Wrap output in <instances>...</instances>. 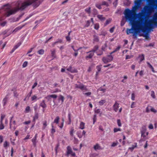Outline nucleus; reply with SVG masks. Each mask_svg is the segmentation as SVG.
<instances>
[{"label": "nucleus", "mask_w": 157, "mask_h": 157, "mask_svg": "<svg viewBox=\"0 0 157 157\" xmlns=\"http://www.w3.org/2000/svg\"><path fill=\"white\" fill-rule=\"evenodd\" d=\"M141 1L142 0H135L134 1L135 5L132 7V10L127 9L124 12L125 18L136 31L138 28L142 29L143 28L142 24L144 22V19L142 17L143 16L142 13H139L138 20H136L135 17L136 12L141 7Z\"/></svg>", "instance_id": "obj_1"}, {"label": "nucleus", "mask_w": 157, "mask_h": 157, "mask_svg": "<svg viewBox=\"0 0 157 157\" xmlns=\"http://www.w3.org/2000/svg\"><path fill=\"white\" fill-rule=\"evenodd\" d=\"M59 116L56 117L55 119L54 120L53 123H56V124H58L59 122Z\"/></svg>", "instance_id": "obj_21"}, {"label": "nucleus", "mask_w": 157, "mask_h": 157, "mask_svg": "<svg viewBox=\"0 0 157 157\" xmlns=\"http://www.w3.org/2000/svg\"><path fill=\"white\" fill-rule=\"evenodd\" d=\"M13 117H11L10 122V128L11 129H12L13 130H14L16 128V125H14L13 127H12V124H11V120Z\"/></svg>", "instance_id": "obj_19"}, {"label": "nucleus", "mask_w": 157, "mask_h": 157, "mask_svg": "<svg viewBox=\"0 0 157 157\" xmlns=\"http://www.w3.org/2000/svg\"><path fill=\"white\" fill-rule=\"evenodd\" d=\"M119 107V104L116 101L113 106V110L115 112H117Z\"/></svg>", "instance_id": "obj_9"}, {"label": "nucleus", "mask_w": 157, "mask_h": 157, "mask_svg": "<svg viewBox=\"0 0 157 157\" xmlns=\"http://www.w3.org/2000/svg\"><path fill=\"white\" fill-rule=\"evenodd\" d=\"M118 144V142L117 141L116 142H113L112 144L111 145V147H114L116 146Z\"/></svg>", "instance_id": "obj_48"}, {"label": "nucleus", "mask_w": 157, "mask_h": 157, "mask_svg": "<svg viewBox=\"0 0 157 157\" xmlns=\"http://www.w3.org/2000/svg\"><path fill=\"white\" fill-rule=\"evenodd\" d=\"M138 58L139 59L140 61L139 63H140L144 59V56L143 54L140 55L138 56Z\"/></svg>", "instance_id": "obj_13"}, {"label": "nucleus", "mask_w": 157, "mask_h": 157, "mask_svg": "<svg viewBox=\"0 0 157 157\" xmlns=\"http://www.w3.org/2000/svg\"><path fill=\"white\" fill-rule=\"evenodd\" d=\"M81 49V48H78V49H77V50L74 49V51L75 52V53L74 54V56H75V57H76L77 56V55H78V50H79V49Z\"/></svg>", "instance_id": "obj_31"}, {"label": "nucleus", "mask_w": 157, "mask_h": 157, "mask_svg": "<svg viewBox=\"0 0 157 157\" xmlns=\"http://www.w3.org/2000/svg\"><path fill=\"white\" fill-rule=\"evenodd\" d=\"M121 48V46L120 45L118 46L113 52L110 53V54L112 55L113 53L118 51Z\"/></svg>", "instance_id": "obj_14"}, {"label": "nucleus", "mask_w": 157, "mask_h": 157, "mask_svg": "<svg viewBox=\"0 0 157 157\" xmlns=\"http://www.w3.org/2000/svg\"><path fill=\"white\" fill-rule=\"evenodd\" d=\"M96 121V115L95 114L93 118V124H94L95 122Z\"/></svg>", "instance_id": "obj_61"}, {"label": "nucleus", "mask_w": 157, "mask_h": 157, "mask_svg": "<svg viewBox=\"0 0 157 157\" xmlns=\"http://www.w3.org/2000/svg\"><path fill=\"white\" fill-rule=\"evenodd\" d=\"M44 50L43 49H41L38 50L37 52L40 55H43L44 54Z\"/></svg>", "instance_id": "obj_32"}, {"label": "nucleus", "mask_w": 157, "mask_h": 157, "mask_svg": "<svg viewBox=\"0 0 157 157\" xmlns=\"http://www.w3.org/2000/svg\"><path fill=\"white\" fill-rule=\"evenodd\" d=\"M135 102H132V103L131 105V107L132 108H134L135 106Z\"/></svg>", "instance_id": "obj_60"}, {"label": "nucleus", "mask_w": 157, "mask_h": 157, "mask_svg": "<svg viewBox=\"0 0 157 157\" xmlns=\"http://www.w3.org/2000/svg\"><path fill=\"white\" fill-rule=\"evenodd\" d=\"M98 45H95L92 51L94 52H95L98 49Z\"/></svg>", "instance_id": "obj_42"}, {"label": "nucleus", "mask_w": 157, "mask_h": 157, "mask_svg": "<svg viewBox=\"0 0 157 157\" xmlns=\"http://www.w3.org/2000/svg\"><path fill=\"white\" fill-rule=\"evenodd\" d=\"M136 144L135 145H132V146L131 147H129V149L131 151H132L136 147Z\"/></svg>", "instance_id": "obj_33"}, {"label": "nucleus", "mask_w": 157, "mask_h": 157, "mask_svg": "<svg viewBox=\"0 0 157 157\" xmlns=\"http://www.w3.org/2000/svg\"><path fill=\"white\" fill-rule=\"evenodd\" d=\"M37 83L36 82L34 83L33 86H32V89H34L37 85Z\"/></svg>", "instance_id": "obj_64"}, {"label": "nucleus", "mask_w": 157, "mask_h": 157, "mask_svg": "<svg viewBox=\"0 0 157 157\" xmlns=\"http://www.w3.org/2000/svg\"><path fill=\"white\" fill-rule=\"evenodd\" d=\"M115 29V27L113 26V27L111 28L110 30L109 31L111 33H112L113 32L114 30Z\"/></svg>", "instance_id": "obj_59"}, {"label": "nucleus", "mask_w": 157, "mask_h": 157, "mask_svg": "<svg viewBox=\"0 0 157 157\" xmlns=\"http://www.w3.org/2000/svg\"><path fill=\"white\" fill-rule=\"evenodd\" d=\"M85 123L81 121L80 124L79 128L81 129H83L85 128Z\"/></svg>", "instance_id": "obj_18"}, {"label": "nucleus", "mask_w": 157, "mask_h": 157, "mask_svg": "<svg viewBox=\"0 0 157 157\" xmlns=\"http://www.w3.org/2000/svg\"><path fill=\"white\" fill-rule=\"evenodd\" d=\"M59 100H61L62 101V103H63V102L64 101V97L63 96H62V95H60L59 96Z\"/></svg>", "instance_id": "obj_34"}, {"label": "nucleus", "mask_w": 157, "mask_h": 157, "mask_svg": "<svg viewBox=\"0 0 157 157\" xmlns=\"http://www.w3.org/2000/svg\"><path fill=\"white\" fill-rule=\"evenodd\" d=\"M151 96L154 99L155 98V94L153 91H151Z\"/></svg>", "instance_id": "obj_46"}, {"label": "nucleus", "mask_w": 157, "mask_h": 157, "mask_svg": "<svg viewBox=\"0 0 157 157\" xmlns=\"http://www.w3.org/2000/svg\"><path fill=\"white\" fill-rule=\"evenodd\" d=\"M72 151L71 148L70 146H68L67 147V155L68 156L71 153Z\"/></svg>", "instance_id": "obj_12"}, {"label": "nucleus", "mask_w": 157, "mask_h": 157, "mask_svg": "<svg viewBox=\"0 0 157 157\" xmlns=\"http://www.w3.org/2000/svg\"><path fill=\"white\" fill-rule=\"evenodd\" d=\"M144 9L149 15H150L154 11V9L153 7L149 6H145L144 7Z\"/></svg>", "instance_id": "obj_5"}, {"label": "nucleus", "mask_w": 157, "mask_h": 157, "mask_svg": "<svg viewBox=\"0 0 157 157\" xmlns=\"http://www.w3.org/2000/svg\"><path fill=\"white\" fill-rule=\"evenodd\" d=\"M62 120H63V122L62 123L61 125H58V126H59V127L61 128H62L63 126V124H64V120H63V119Z\"/></svg>", "instance_id": "obj_58"}, {"label": "nucleus", "mask_w": 157, "mask_h": 157, "mask_svg": "<svg viewBox=\"0 0 157 157\" xmlns=\"http://www.w3.org/2000/svg\"><path fill=\"white\" fill-rule=\"evenodd\" d=\"M43 129H45V128H46V126L47 125V121H44L43 123Z\"/></svg>", "instance_id": "obj_54"}, {"label": "nucleus", "mask_w": 157, "mask_h": 157, "mask_svg": "<svg viewBox=\"0 0 157 157\" xmlns=\"http://www.w3.org/2000/svg\"><path fill=\"white\" fill-rule=\"evenodd\" d=\"M37 96L36 95H34L31 97V100L32 101H36L37 100Z\"/></svg>", "instance_id": "obj_22"}, {"label": "nucleus", "mask_w": 157, "mask_h": 157, "mask_svg": "<svg viewBox=\"0 0 157 157\" xmlns=\"http://www.w3.org/2000/svg\"><path fill=\"white\" fill-rule=\"evenodd\" d=\"M131 99L132 101H134L135 100V94L134 93H133L132 94Z\"/></svg>", "instance_id": "obj_49"}, {"label": "nucleus", "mask_w": 157, "mask_h": 157, "mask_svg": "<svg viewBox=\"0 0 157 157\" xmlns=\"http://www.w3.org/2000/svg\"><path fill=\"white\" fill-rule=\"evenodd\" d=\"M5 117V115L4 114H2L1 117V118H0V122H3V121L4 119V118Z\"/></svg>", "instance_id": "obj_43"}, {"label": "nucleus", "mask_w": 157, "mask_h": 157, "mask_svg": "<svg viewBox=\"0 0 157 157\" xmlns=\"http://www.w3.org/2000/svg\"><path fill=\"white\" fill-rule=\"evenodd\" d=\"M89 53V55L86 56V58H89L91 59L92 58V57L94 55V52L92 50L90 51L89 52H87V53Z\"/></svg>", "instance_id": "obj_11"}, {"label": "nucleus", "mask_w": 157, "mask_h": 157, "mask_svg": "<svg viewBox=\"0 0 157 157\" xmlns=\"http://www.w3.org/2000/svg\"><path fill=\"white\" fill-rule=\"evenodd\" d=\"M98 17L101 21H103L105 20V17H103V16L101 15H98L97 16Z\"/></svg>", "instance_id": "obj_23"}, {"label": "nucleus", "mask_w": 157, "mask_h": 157, "mask_svg": "<svg viewBox=\"0 0 157 157\" xmlns=\"http://www.w3.org/2000/svg\"><path fill=\"white\" fill-rule=\"evenodd\" d=\"M132 28H133V27H132ZM133 29H127V34H128L130 33H133L134 32V30L135 31V32L136 33H139L140 32H142L141 31H140V32H137V31H136V30L134 29L133 28Z\"/></svg>", "instance_id": "obj_10"}, {"label": "nucleus", "mask_w": 157, "mask_h": 157, "mask_svg": "<svg viewBox=\"0 0 157 157\" xmlns=\"http://www.w3.org/2000/svg\"><path fill=\"white\" fill-rule=\"evenodd\" d=\"M38 118V114L37 113H35V115L33 117V121L35 122V120Z\"/></svg>", "instance_id": "obj_26"}, {"label": "nucleus", "mask_w": 157, "mask_h": 157, "mask_svg": "<svg viewBox=\"0 0 157 157\" xmlns=\"http://www.w3.org/2000/svg\"><path fill=\"white\" fill-rule=\"evenodd\" d=\"M51 51V55L54 58L56 57L55 56V50H54L53 51Z\"/></svg>", "instance_id": "obj_35"}, {"label": "nucleus", "mask_w": 157, "mask_h": 157, "mask_svg": "<svg viewBox=\"0 0 157 157\" xmlns=\"http://www.w3.org/2000/svg\"><path fill=\"white\" fill-rule=\"evenodd\" d=\"M36 139L33 138L32 139V141L33 143V145L34 147L36 146Z\"/></svg>", "instance_id": "obj_24"}, {"label": "nucleus", "mask_w": 157, "mask_h": 157, "mask_svg": "<svg viewBox=\"0 0 157 157\" xmlns=\"http://www.w3.org/2000/svg\"><path fill=\"white\" fill-rule=\"evenodd\" d=\"M81 131H80V132H79V131H78L77 132V135L78 137L80 138H81L82 136V135L80 133H81Z\"/></svg>", "instance_id": "obj_41"}, {"label": "nucleus", "mask_w": 157, "mask_h": 157, "mask_svg": "<svg viewBox=\"0 0 157 157\" xmlns=\"http://www.w3.org/2000/svg\"><path fill=\"white\" fill-rule=\"evenodd\" d=\"M107 47V44L106 43H105L104 45V46H103L102 47V49L103 50H104V51L105 49V48H106Z\"/></svg>", "instance_id": "obj_62"}, {"label": "nucleus", "mask_w": 157, "mask_h": 157, "mask_svg": "<svg viewBox=\"0 0 157 157\" xmlns=\"http://www.w3.org/2000/svg\"><path fill=\"white\" fill-rule=\"evenodd\" d=\"M117 123L118 124V125L119 127H121V126L122 124L121 122V121L120 119H118L117 120Z\"/></svg>", "instance_id": "obj_40"}, {"label": "nucleus", "mask_w": 157, "mask_h": 157, "mask_svg": "<svg viewBox=\"0 0 157 157\" xmlns=\"http://www.w3.org/2000/svg\"><path fill=\"white\" fill-rule=\"evenodd\" d=\"M38 0H25L24 2L18 1L16 4V7L11 9V6L9 4L4 6L2 9L6 11L5 15L8 17L10 15L15 14L19 10H23L28 6L33 4L34 6L37 7L39 3L37 1Z\"/></svg>", "instance_id": "obj_2"}, {"label": "nucleus", "mask_w": 157, "mask_h": 157, "mask_svg": "<svg viewBox=\"0 0 157 157\" xmlns=\"http://www.w3.org/2000/svg\"><path fill=\"white\" fill-rule=\"evenodd\" d=\"M90 8L89 7L85 9V11L88 13H90Z\"/></svg>", "instance_id": "obj_53"}, {"label": "nucleus", "mask_w": 157, "mask_h": 157, "mask_svg": "<svg viewBox=\"0 0 157 157\" xmlns=\"http://www.w3.org/2000/svg\"><path fill=\"white\" fill-rule=\"evenodd\" d=\"M99 28V25L98 24H96L94 25V29L97 30Z\"/></svg>", "instance_id": "obj_52"}, {"label": "nucleus", "mask_w": 157, "mask_h": 157, "mask_svg": "<svg viewBox=\"0 0 157 157\" xmlns=\"http://www.w3.org/2000/svg\"><path fill=\"white\" fill-rule=\"evenodd\" d=\"M7 98L6 97L3 100V106H4L6 105V103H7Z\"/></svg>", "instance_id": "obj_37"}, {"label": "nucleus", "mask_w": 157, "mask_h": 157, "mask_svg": "<svg viewBox=\"0 0 157 157\" xmlns=\"http://www.w3.org/2000/svg\"><path fill=\"white\" fill-rule=\"evenodd\" d=\"M4 128V124L2 122H0V130L3 129Z\"/></svg>", "instance_id": "obj_38"}, {"label": "nucleus", "mask_w": 157, "mask_h": 157, "mask_svg": "<svg viewBox=\"0 0 157 157\" xmlns=\"http://www.w3.org/2000/svg\"><path fill=\"white\" fill-rule=\"evenodd\" d=\"M151 111V112H154V113H156L157 112V111L156 110H155L154 108H153V107H152L151 109H150Z\"/></svg>", "instance_id": "obj_55"}, {"label": "nucleus", "mask_w": 157, "mask_h": 157, "mask_svg": "<svg viewBox=\"0 0 157 157\" xmlns=\"http://www.w3.org/2000/svg\"><path fill=\"white\" fill-rule=\"evenodd\" d=\"M40 105L43 108H44L46 107V105L45 103V101L44 100L42 101L41 102L40 104Z\"/></svg>", "instance_id": "obj_15"}, {"label": "nucleus", "mask_w": 157, "mask_h": 157, "mask_svg": "<svg viewBox=\"0 0 157 157\" xmlns=\"http://www.w3.org/2000/svg\"><path fill=\"white\" fill-rule=\"evenodd\" d=\"M30 110V107L29 106H27L26 107L25 109V111L26 113H28L29 112Z\"/></svg>", "instance_id": "obj_47"}, {"label": "nucleus", "mask_w": 157, "mask_h": 157, "mask_svg": "<svg viewBox=\"0 0 157 157\" xmlns=\"http://www.w3.org/2000/svg\"><path fill=\"white\" fill-rule=\"evenodd\" d=\"M111 21V19H109L107 20L105 23V25H107L109 24Z\"/></svg>", "instance_id": "obj_50"}, {"label": "nucleus", "mask_w": 157, "mask_h": 157, "mask_svg": "<svg viewBox=\"0 0 157 157\" xmlns=\"http://www.w3.org/2000/svg\"><path fill=\"white\" fill-rule=\"evenodd\" d=\"M71 113H69L68 114V118L69 121V122L68 123L69 124H70L71 123Z\"/></svg>", "instance_id": "obj_29"}, {"label": "nucleus", "mask_w": 157, "mask_h": 157, "mask_svg": "<svg viewBox=\"0 0 157 157\" xmlns=\"http://www.w3.org/2000/svg\"><path fill=\"white\" fill-rule=\"evenodd\" d=\"M101 66L102 65H98L96 66V69L98 71V72H97V73L101 71Z\"/></svg>", "instance_id": "obj_28"}, {"label": "nucleus", "mask_w": 157, "mask_h": 157, "mask_svg": "<svg viewBox=\"0 0 157 157\" xmlns=\"http://www.w3.org/2000/svg\"><path fill=\"white\" fill-rule=\"evenodd\" d=\"M94 148L95 150L102 149L101 146L98 144H97L94 146Z\"/></svg>", "instance_id": "obj_16"}, {"label": "nucleus", "mask_w": 157, "mask_h": 157, "mask_svg": "<svg viewBox=\"0 0 157 157\" xmlns=\"http://www.w3.org/2000/svg\"><path fill=\"white\" fill-rule=\"evenodd\" d=\"M67 70L71 73H77V70L75 68L72 67L71 66H69L67 69Z\"/></svg>", "instance_id": "obj_8"}, {"label": "nucleus", "mask_w": 157, "mask_h": 157, "mask_svg": "<svg viewBox=\"0 0 157 157\" xmlns=\"http://www.w3.org/2000/svg\"><path fill=\"white\" fill-rule=\"evenodd\" d=\"M22 42H20L18 43L16 45H15L14 47L15 48V49H17L18 47H19L20 45L21 44Z\"/></svg>", "instance_id": "obj_30"}, {"label": "nucleus", "mask_w": 157, "mask_h": 157, "mask_svg": "<svg viewBox=\"0 0 157 157\" xmlns=\"http://www.w3.org/2000/svg\"><path fill=\"white\" fill-rule=\"evenodd\" d=\"M74 129L72 128L70 131V135L71 136H73Z\"/></svg>", "instance_id": "obj_56"}, {"label": "nucleus", "mask_w": 157, "mask_h": 157, "mask_svg": "<svg viewBox=\"0 0 157 157\" xmlns=\"http://www.w3.org/2000/svg\"><path fill=\"white\" fill-rule=\"evenodd\" d=\"M133 56V55H127L126 56V57L125 59H130L132 58Z\"/></svg>", "instance_id": "obj_44"}, {"label": "nucleus", "mask_w": 157, "mask_h": 157, "mask_svg": "<svg viewBox=\"0 0 157 157\" xmlns=\"http://www.w3.org/2000/svg\"><path fill=\"white\" fill-rule=\"evenodd\" d=\"M106 101L105 100H101L98 102L99 104L100 105H103L106 102Z\"/></svg>", "instance_id": "obj_27"}, {"label": "nucleus", "mask_w": 157, "mask_h": 157, "mask_svg": "<svg viewBox=\"0 0 157 157\" xmlns=\"http://www.w3.org/2000/svg\"><path fill=\"white\" fill-rule=\"evenodd\" d=\"M157 25V12L155 13L153 15L152 19L148 20H145L144 25V22L142 24L143 28L142 29L138 28L136 31H142L145 32L147 31H150L154 29V26Z\"/></svg>", "instance_id": "obj_3"}, {"label": "nucleus", "mask_w": 157, "mask_h": 157, "mask_svg": "<svg viewBox=\"0 0 157 157\" xmlns=\"http://www.w3.org/2000/svg\"><path fill=\"white\" fill-rule=\"evenodd\" d=\"M57 97V95L56 94L50 95L48 96V97L52 98L55 99Z\"/></svg>", "instance_id": "obj_36"}, {"label": "nucleus", "mask_w": 157, "mask_h": 157, "mask_svg": "<svg viewBox=\"0 0 157 157\" xmlns=\"http://www.w3.org/2000/svg\"><path fill=\"white\" fill-rule=\"evenodd\" d=\"M9 146V143L6 141H5L3 144V147L5 148H7L8 146Z\"/></svg>", "instance_id": "obj_25"}, {"label": "nucleus", "mask_w": 157, "mask_h": 157, "mask_svg": "<svg viewBox=\"0 0 157 157\" xmlns=\"http://www.w3.org/2000/svg\"><path fill=\"white\" fill-rule=\"evenodd\" d=\"M146 128L145 126H143L141 127L140 132L142 137L144 138L148 135V132H146Z\"/></svg>", "instance_id": "obj_4"}, {"label": "nucleus", "mask_w": 157, "mask_h": 157, "mask_svg": "<svg viewBox=\"0 0 157 157\" xmlns=\"http://www.w3.org/2000/svg\"><path fill=\"white\" fill-rule=\"evenodd\" d=\"M121 131V129L120 128H114L113 130L114 132H116L119 131Z\"/></svg>", "instance_id": "obj_39"}, {"label": "nucleus", "mask_w": 157, "mask_h": 157, "mask_svg": "<svg viewBox=\"0 0 157 157\" xmlns=\"http://www.w3.org/2000/svg\"><path fill=\"white\" fill-rule=\"evenodd\" d=\"M82 91L83 94L87 96H90L91 94V92H88L87 93H85V91H87V90H83Z\"/></svg>", "instance_id": "obj_20"}, {"label": "nucleus", "mask_w": 157, "mask_h": 157, "mask_svg": "<svg viewBox=\"0 0 157 157\" xmlns=\"http://www.w3.org/2000/svg\"><path fill=\"white\" fill-rule=\"evenodd\" d=\"M99 90L100 91H102L103 93H104L105 92L106 89H104L102 88L101 87L99 88Z\"/></svg>", "instance_id": "obj_51"}, {"label": "nucleus", "mask_w": 157, "mask_h": 157, "mask_svg": "<svg viewBox=\"0 0 157 157\" xmlns=\"http://www.w3.org/2000/svg\"><path fill=\"white\" fill-rule=\"evenodd\" d=\"M126 21L124 19H123L121 21V26H123L125 24Z\"/></svg>", "instance_id": "obj_45"}, {"label": "nucleus", "mask_w": 157, "mask_h": 157, "mask_svg": "<svg viewBox=\"0 0 157 157\" xmlns=\"http://www.w3.org/2000/svg\"><path fill=\"white\" fill-rule=\"evenodd\" d=\"M75 88L80 89L82 90H87V89L86 86H85L82 83H80L79 85L75 84Z\"/></svg>", "instance_id": "obj_7"}, {"label": "nucleus", "mask_w": 157, "mask_h": 157, "mask_svg": "<svg viewBox=\"0 0 157 157\" xmlns=\"http://www.w3.org/2000/svg\"><path fill=\"white\" fill-rule=\"evenodd\" d=\"M51 126L52 128L51 129V134L53 135L56 132V129L53 124H51Z\"/></svg>", "instance_id": "obj_17"}, {"label": "nucleus", "mask_w": 157, "mask_h": 157, "mask_svg": "<svg viewBox=\"0 0 157 157\" xmlns=\"http://www.w3.org/2000/svg\"><path fill=\"white\" fill-rule=\"evenodd\" d=\"M28 63L26 61L25 62L23 65H22V67H26Z\"/></svg>", "instance_id": "obj_57"}, {"label": "nucleus", "mask_w": 157, "mask_h": 157, "mask_svg": "<svg viewBox=\"0 0 157 157\" xmlns=\"http://www.w3.org/2000/svg\"><path fill=\"white\" fill-rule=\"evenodd\" d=\"M96 6L98 9H100L101 8V5L99 4H96Z\"/></svg>", "instance_id": "obj_63"}, {"label": "nucleus", "mask_w": 157, "mask_h": 157, "mask_svg": "<svg viewBox=\"0 0 157 157\" xmlns=\"http://www.w3.org/2000/svg\"><path fill=\"white\" fill-rule=\"evenodd\" d=\"M113 59V57L111 55L107 56L105 57H104L102 59V61L104 63H107L112 61Z\"/></svg>", "instance_id": "obj_6"}]
</instances>
